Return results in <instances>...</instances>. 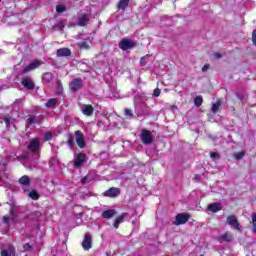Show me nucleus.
<instances>
[{"label":"nucleus","instance_id":"7ed1b4c3","mask_svg":"<svg viewBox=\"0 0 256 256\" xmlns=\"http://www.w3.org/2000/svg\"><path fill=\"white\" fill-rule=\"evenodd\" d=\"M69 89L73 93H77V91H81V89H83V79H81V78H74L69 83Z\"/></svg>","mask_w":256,"mask_h":256},{"label":"nucleus","instance_id":"423d86ee","mask_svg":"<svg viewBox=\"0 0 256 256\" xmlns=\"http://www.w3.org/2000/svg\"><path fill=\"white\" fill-rule=\"evenodd\" d=\"M226 222H227L228 225L233 227L236 231H241V224L239 223V220L237 219V216L229 215L226 218Z\"/></svg>","mask_w":256,"mask_h":256},{"label":"nucleus","instance_id":"6e6552de","mask_svg":"<svg viewBox=\"0 0 256 256\" xmlns=\"http://www.w3.org/2000/svg\"><path fill=\"white\" fill-rule=\"evenodd\" d=\"M82 247L84 251H89L93 247V238L91 237V234L86 233L84 235V239L82 241Z\"/></svg>","mask_w":256,"mask_h":256},{"label":"nucleus","instance_id":"58836bf2","mask_svg":"<svg viewBox=\"0 0 256 256\" xmlns=\"http://www.w3.org/2000/svg\"><path fill=\"white\" fill-rule=\"evenodd\" d=\"M53 137V135L51 134V132L46 133L44 140L45 141H51V138Z\"/></svg>","mask_w":256,"mask_h":256},{"label":"nucleus","instance_id":"a19ab883","mask_svg":"<svg viewBox=\"0 0 256 256\" xmlns=\"http://www.w3.org/2000/svg\"><path fill=\"white\" fill-rule=\"evenodd\" d=\"M4 123H5L6 127H9L11 125V120L7 117H4Z\"/></svg>","mask_w":256,"mask_h":256},{"label":"nucleus","instance_id":"412c9836","mask_svg":"<svg viewBox=\"0 0 256 256\" xmlns=\"http://www.w3.org/2000/svg\"><path fill=\"white\" fill-rule=\"evenodd\" d=\"M116 215H117V211L115 209H109L102 212L103 219H113V217Z\"/></svg>","mask_w":256,"mask_h":256},{"label":"nucleus","instance_id":"bb28decb","mask_svg":"<svg viewBox=\"0 0 256 256\" xmlns=\"http://www.w3.org/2000/svg\"><path fill=\"white\" fill-rule=\"evenodd\" d=\"M65 11H67V6H65V4H58L56 6V13H65Z\"/></svg>","mask_w":256,"mask_h":256},{"label":"nucleus","instance_id":"79ce46f5","mask_svg":"<svg viewBox=\"0 0 256 256\" xmlns=\"http://www.w3.org/2000/svg\"><path fill=\"white\" fill-rule=\"evenodd\" d=\"M10 216L15 217V207L11 206L10 208Z\"/></svg>","mask_w":256,"mask_h":256},{"label":"nucleus","instance_id":"dca6fc26","mask_svg":"<svg viewBox=\"0 0 256 256\" xmlns=\"http://www.w3.org/2000/svg\"><path fill=\"white\" fill-rule=\"evenodd\" d=\"M87 23H89V15L84 13V14L78 16V20H77L78 27H85V25H87Z\"/></svg>","mask_w":256,"mask_h":256},{"label":"nucleus","instance_id":"f3484780","mask_svg":"<svg viewBox=\"0 0 256 256\" xmlns=\"http://www.w3.org/2000/svg\"><path fill=\"white\" fill-rule=\"evenodd\" d=\"M223 107V101L221 99H217L215 103L212 104L211 113L215 115V113H219Z\"/></svg>","mask_w":256,"mask_h":256},{"label":"nucleus","instance_id":"1a4fd4ad","mask_svg":"<svg viewBox=\"0 0 256 256\" xmlns=\"http://www.w3.org/2000/svg\"><path fill=\"white\" fill-rule=\"evenodd\" d=\"M119 195H121V190L116 187H111L110 189L103 192V197H110L111 199L119 197Z\"/></svg>","mask_w":256,"mask_h":256},{"label":"nucleus","instance_id":"c9c22d12","mask_svg":"<svg viewBox=\"0 0 256 256\" xmlns=\"http://www.w3.org/2000/svg\"><path fill=\"white\" fill-rule=\"evenodd\" d=\"M124 115H125V117H133V111H131V109H129V108H125Z\"/></svg>","mask_w":256,"mask_h":256},{"label":"nucleus","instance_id":"a211bd4d","mask_svg":"<svg viewBox=\"0 0 256 256\" xmlns=\"http://www.w3.org/2000/svg\"><path fill=\"white\" fill-rule=\"evenodd\" d=\"M16 253L15 246H9L8 249H2L0 251V256H15Z\"/></svg>","mask_w":256,"mask_h":256},{"label":"nucleus","instance_id":"a18cd8bd","mask_svg":"<svg viewBox=\"0 0 256 256\" xmlns=\"http://www.w3.org/2000/svg\"><path fill=\"white\" fill-rule=\"evenodd\" d=\"M209 64H206L202 67V71L205 72V71H209Z\"/></svg>","mask_w":256,"mask_h":256},{"label":"nucleus","instance_id":"20e7f679","mask_svg":"<svg viewBox=\"0 0 256 256\" xmlns=\"http://www.w3.org/2000/svg\"><path fill=\"white\" fill-rule=\"evenodd\" d=\"M191 219V214L189 213H178L175 217V221L173 222V225L179 226V225H185L187 221Z\"/></svg>","mask_w":256,"mask_h":256},{"label":"nucleus","instance_id":"ddd939ff","mask_svg":"<svg viewBox=\"0 0 256 256\" xmlns=\"http://www.w3.org/2000/svg\"><path fill=\"white\" fill-rule=\"evenodd\" d=\"M85 161H87V154L79 153L74 160V167H82Z\"/></svg>","mask_w":256,"mask_h":256},{"label":"nucleus","instance_id":"5701e85b","mask_svg":"<svg viewBox=\"0 0 256 256\" xmlns=\"http://www.w3.org/2000/svg\"><path fill=\"white\" fill-rule=\"evenodd\" d=\"M18 183L24 187H29L31 185V178H29L27 175H24L18 180Z\"/></svg>","mask_w":256,"mask_h":256},{"label":"nucleus","instance_id":"9b49d317","mask_svg":"<svg viewBox=\"0 0 256 256\" xmlns=\"http://www.w3.org/2000/svg\"><path fill=\"white\" fill-rule=\"evenodd\" d=\"M21 83L25 89H28V91H33V89H35V82H33L31 77H23Z\"/></svg>","mask_w":256,"mask_h":256},{"label":"nucleus","instance_id":"473e14b6","mask_svg":"<svg viewBox=\"0 0 256 256\" xmlns=\"http://www.w3.org/2000/svg\"><path fill=\"white\" fill-rule=\"evenodd\" d=\"M252 226L254 233H256V212L252 213Z\"/></svg>","mask_w":256,"mask_h":256},{"label":"nucleus","instance_id":"4be33fe9","mask_svg":"<svg viewBox=\"0 0 256 256\" xmlns=\"http://www.w3.org/2000/svg\"><path fill=\"white\" fill-rule=\"evenodd\" d=\"M129 3H131V0H119L117 8L119 9V11H125V9L129 7Z\"/></svg>","mask_w":256,"mask_h":256},{"label":"nucleus","instance_id":"393cba45","mask_svg":"<svg viewBox=\"0 0 256 256\" xmlns=\"http://www.w3.org/2000/svg\"><path fill=\"white\" fill-rule=\"evenodd\" d=\"M53 73L46 72L42 75V81H45V83H51L53 81Z\"/></svg>","mask_w":256,"mask_h":256},{"label":"nucleus","instance_id":"cd10ccee","mask_svg":"<svg viewBox=\"0 0 256 256\" xmlns=\"http://www.w3.org/2000/svg\"><path fill=\"white\" fill-rule=\"evenodd\" d=\"M29 197H31L33 201H39V192H37V190H32L29 192Z\"/></svg>","mask_w":256,"mask_h":256},{"label":"nucleus","instance_id":"4468645a","mask_svg":"<svg viewBox=\"0 0 256 256\" xmlns=\"http://www.w3.org/2000/svg\"><path fill=\"white\" fill-rule=\"evenodd\" d=\"M223 210V205L219 202L211 203L207 206V211H211L212 213H219V211Z\"/></svg>","mask_w":256,"mask_h":256},{"label":"nucleus","instance_id":"aec40b11","mask_svg":"<svg viewBox=\"0 0 256 256\" xmlns=\"http://www.w3.org/2000/svg\"><path fill=\"white\" fill-rule=\"evenodd\" d=\"M57 57H71V49L60 48L56 52Z\"/></svg>","mask_w":256,"mask_h":256},{"label":"nucleus","instance_id":"49530a36","mask_svg":"<svg viewBox=\"0 0 256 256\" xmlns=\"http://www.w3.org/2000/svg\"><path fill=\"white\" fill-rule=\"evenodd\" d=\"M214 57H216V59H221L222 55H221V53L216 52V53H214Z\"/></svg>","mask_w":256,"mask_h":256},{"label":"nucleus","instance_id":"b1692460","mask_svg":"<svg viewBox=\"0 0 256 256\" xmlns=\"http://www.w3.org/2000/svg\"><path fill=\"white\" fill-rule=\"evenodd\" d=\"M57 103H59V99L52 98L45 103V107H47L48 109H53L56 107Z\"/></svg>","mask_w":256,"mask_h":256},{"label":"nucleus","instance_id":"09e8293b","mask_svg":"<svg viewBox=\"0 0 256 256\" xmlns=\"http://www.w3.org/2000/svg\"><path fill=\"white\" fill-rule=\"evenodd\" d=\"M26 156H22L23 159H25Z\"/></svg>","mask_w":256,"mask_h":256},{"label":"nucleus","instance_id":"c756f323","mask_svg":"<svg viewBox=\"0 0 256 256\" xmlns=\"http://www.w3.org/2000/svg\"><path fill=\"white\" fill-rule=\"evenodd\" d=\"M194 104L196 105V107H201V105H203V97L197 96L194 99Z\"/></svg>","mask_w":256,"mask_h":256},{"label":"nucleus","instance_id":"ea45409f","mask_svg":"<svg viewBox=\"0 0 256 256\" xmlns=\"http://www.w3.org/2000/svg\"><path fill=\"white\" fill-rule=\"evenodd\" d=\"M252 42L256 46V30H253V32H252Z\"/></svg>","mask_w":256,"mask_h":256},{"label":"nucleus","instance_id":"f704fd0d","mask_svg":"<svg viewBox=\"0 0 256 256\" xmlns=\"http://www.w3.org/2000/svg\"><path fill=\"white\" fill-rule=\"evenodd\" d=\"M211 159H221V155L218 152H210Z\"/></svg>","mask_w":256,"mask_h":256},{"label":"nucleus","instance_id":"de8ad7c7","mask_svg":"<svg viewBox=\"0 0 256 256\" xmlns=\"http://www.w3.org/2000/svg\"><path fill=\"white\" fill-rule=\"evenodd\" d=\"M140 64H141L142 66L145 65V57H142V58L140 59Z\"/></svg>","mask_w":256,"mask_h":256},{"label":"nucleus","instance_id":"f257e3e1","mask_svg":"<svg viewBox=\"0 0 256 256\" xmlns=\"http://www.w3.org/2000/svg\"><path fill=\"white\" fill-rule=\"evenodd\" d=\"M140 139L144 145H151V143L154 141L153 134H151V131L147 129L141 130Z\"/></svg>","mask_w":256,"mask_h":256},{"label":"nucleus","instance_id":"4c0bfd02","mask_svg":"<svg viewBox=\"0 0 256 256\" xmlns=\"http://www.w3.org/2000/svg\"><path fill=\"white\" fill-rule=\"evenodd\" d=\"M154 97H159L161 95V89L155 88L153 92Z\"/></svg>","mask_w":256,"mask_h":256},{"label":"nucleus","instance_id":"2f4dec72","mask_svg":"<svg viewBox=\"0 0 256 256\" xmlns=\"http://www.w3.org/2000/svg\"><path fill=\"white\" fill-rule=\"evenodd\" d=\"M35 119H37L36 116H29V118L26 120V123L28 126L34 125Z\"/></svg>","mask_w":256,"mask_h":256},{"label":"nucleus","instance_id":"2eb2a0df","mask_svg":"<svg viewBox=\"0 0 256 256\" xmlns=\"http://www.w3.org/2000/svg\"><path fill=\"white\" fill-rule=\"evenodd\" d=\"M82 113L86 117H91L93 113H95V108H93V105L91 104H84L82 106Z\"/></svg>","mask_w":256,"mask_h":256},{"label":"nucleus","instance_id":"72a5a7b5","mask_svg":"<svg viewBox=\"0 0 256 256\" xmlns=\"http://www.w3.org/2000/svg\"><path fill=\"white\" fill-rule=\"evenodd\" d=\"M91 46H89V42L88 41H83L80 44V49H89Z\"/></svg>","mask_w":256,"mask_h":256},{"label":"nucleus","instance_id":"0eeeda50","mask_svg":"<svg viewBox=\"0 0 256 256\" xmlns=\"http://www.w3.org/2000/svg\"><path fill=\"white\" fill-rule=\"evenodd\" d=\"M76 143L80 149H85L87 147V142H85V137L83 136V132L77 130L75 132Z\"/></svg>","mask_w":256,"mask_h":256},{"label":"nucleus","instance_id":"37998d69","mask_svg":"<svg viewBox=\"0 0 256 256\" xmlns=\"http://www.w3.org/2000/svg\"><path fill=\"white\" fill-rule=\"evenodd\" d=\"M11 218L9 217V216H4L3 217V223H5V224H7V223H9V220H10Z\"/></svg>","mask_w":256,"mask_h":256},{"label":"nucleus","instance_id":"9d476101","mask_svg":"<svg viewBox=\"0 0 256 256\" xmlns=\"http://www.w3.org/2000/svg\"><path fill=\"white\" fill-rule=\"evenodd\" d=\"M40 148L41 144L37 138L32 139L28 145V151H31V153H39Z\"/></svg>","mask_w":256,"mask_h":256},{"label":"nucleus","instance_id":"f03ea898","mask_svg":"<svg viewBox=\"0 0 256 256\" xmlns=\"http://www.w3.org/2000/svg\"><path fill=\"white\" fill-rule=\"evenodd\" d=\"M41 65H43V61H41L39 59H35L29 65L24 67L21 74L27 75V73H29V71H35V69H38V67H41Z\"/></svg>","mask_w":256,"mask_h":256},{"label":"nucleus","instance_id":"7c9ffc66","mask_svg":"<svg viewBox=\"0 0 256 256\" xmlns=\"http://www.w3.org/2000/svg\"><path fill=\"white\" fill-rule=\"evenodd\" d=\"M245 157V151H241L234 154V158L237 159V161H240V159H243Z\"/></svg>","mask_w":256,"mask_h":256},{"label":"nucleus","instance_id":"39448f33","mask_svg":"<svg viewBox=\"0 0 256 256\" xmlns=\"http://www.w3.org/2000/svg\"><path fill=\"white\" fill-rule=\"evenodd\" d=\"M133 47H136V44L131 39L124 38L119 43V49L122 51H128V49H133Z\"/></svg>","mask_w":256,"mask_h":256},{"label":"nucleus","instance_id":"c03bdc74","mask_svg":"<svg viewBox=\"0 0 256 256\" xmlns=\"http://www.w3.org/2000/svg\"><path fill=\"white\" fill-rule=\"evenodd\" d=\"M87 179H88V177H87V176H84V177L81 179V183H82V185H86V183H87Z\"/></svg>","mask_w":256,"mask_h":256},{"label":"nucleus","instance_id":"c85d7f7f","mask_svg":"<svg viewBox=\"0 0 256 256\" xmlns=\"http://www.w3.org/2000/svg\"><path fill=\"white\" fill-rule=\"evenodd\" d=\"M67 144L71 148L75 147V136H73V134L69 135L68 140H67Z\"/></svg>","mask_w":256,"mask_h":256},{"label":"nucleus","instance_id":"a878e982","mask_svg":"<svg viewBox=\"0 0 256 256\" xmlns=\"http://www.w3.org/2000/svg\"><path fill=\"white\" fill-rule=\"evenodd\" d=\"M56 85V94L63 95V83H61V80H57Z\"/></svg>","mask_w":256,"mask_h":256},{"label":"nucleus","instance_id":"f8f14e48","mask_svg":"<svg viewBox=\"0 0 256 256\" xmlns=\"http://www.w3.org/2000/svg\"><path fill=\"white\" fill-rule=\"evenodd\" d=\"M233 239H234L233 233L227 231L224 234L220 235L217 238V241H219V243H231Z\"/></svg>","mask_w":256,"mask_h":256},{"label":"nucleus","instance_id":"e433bc0d","mask_svg":"<svg viewBox=\"0 0 256 256\" xmlns=\"http://www.w3.org/2000/svg\"><path fill=\"white\" fill-rule=\"evenodd\" d=\"M23 249H24V251H31L33 249V246H31V244H29V243H25L23 245Z\"/></svg>","mask_w":256,"mask_h":256},{"label":"nucleus","instance_id":"6ab92c4d","mask_svg":"<svg viewBox=\"0 0 256 256\" xmlns=\"http://www.w3.org/2000/svg\"><path fill=\"white\" fill-rule=\"evenodd\" d=\"M126 216H127V213H122L119 216H117L116 219L114 220L113 228L119 229V226L121 225V223H123V221H125Z\"/></svg>","mask_w":256,"mask_h":256}]
</instances>
